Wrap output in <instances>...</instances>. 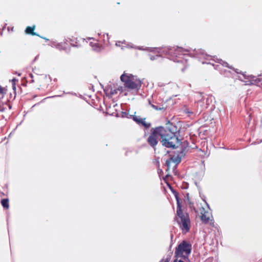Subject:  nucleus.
I'll use <instances>...</instances> for the list:
<instances>
[{
    "mask_svg": "<svg viewBox=\"0 0 262 262\" xmlns=\"http://www.w3.org/2000/svg\"><path fill=\"white\" fill-rule=\"evenodd\" d=\"M167 51L165 49L163 52H166L168 54L173 55L176 56L178 55H185L186 52H190L188 49H184L181 47H173L172 48H167Z\"/></svg>",
    "mask_w": 262,
    "mask_h": 262,
    "instance_id": "nucleus-6",
    "label": "nucleus"
},
{
    "mask_svg": "<svg viewBox=\"0 0 262 262\" xmlns=\"http://www.w3.org/2000/svg\"><path fill=\"white\" fill-rule=\"evenodd\" d=\"M120 43H121V42L120 41H118L116 43V45L117 46H120Z\"/></svg>",
    "mask_w": 262,
    "mask_h": 262,
    "instance_id": "nucleus-20",
    "label": "nucleus"
},
{
    "mask_svg": "<svg viewBox=\"0 0 262 262\" xmlns=\"http://www.w3.org/2000/svg\"><path fill=\"white\" fill-rule=\"evenodd\" d=\"M35 29V26H33L32 27H28L26 29L25 32L27 34H31L33 35H36L35 33L33 32L34 30Z\"/></svg>",
    "mask_w": 262,
    "mask_h": 262,
    "instance_id": "nucleus-12",
    "label": "nucleus"
},
{
    "mask_svg": "<svg viewBox=\"0 0 262 262\" xmlns=\"http://www.w3.org/2000/svg\"><path fill=\"white\" fill-rule=\"evenodd\" d=\"M235 72L237 73H239L238 71V70L237 69H236V70H234Z\"/></svg>",
    "mask_w": 262,
    "mask_h": 262,
    "instance_id": "nucleus-24",
    "label": "nucleus"
},
{
    "mask_svg": "<svg viewBox=\"0 0 262 262\" xmlns=\"http://www.w3.org/2000/svg\"><path fill=\"white\" fill-rule=\"evenodd\" d=\"M200 212L201 214V219L202 222L205 224H211L212 217L210 215V213L208 210H206L203 207L201 208Z\"/></svg>",
    "mask_w": 262,
    "mask_h": 262,
    "instance_id": "nucleus-8",
    "label": "nucleus"
},
{
    "mask_svg": "<svg viewBox=\"0 0 262 262\" xmlns=\"http://www.w3.org/2000/svg\"><path fill=\"white\" fill-rule=\"evenodd\" d=\"M148 103H149V104L151 105V106L154 109H155V110H162V109H163V108H162V107H158V106H156V105H154V104H151V101H150V100H148Z\"/></svg>",
    "mask_w": 262,
    "mask_h": 262,
    "instance_id": "nucleus-15",
    "label": "nucleus"
},
{
    "mask_svg": "<svg viewBox=\"0 0 262 262\" xmlns=\"http://www.w3.org/2000/svg\"><path fill=\"white\" fill-rule=\"evenodd\" d=\"M159 57L158 55H157L156 56H150V58L151 60H154L156 59L157 57Z\"/></svg>",
    "mask_w": 262,
    "mask_h": 262,
    "instance_id": "nucleus-19",
    "label": "nucleus"
},
{
    "mask_svg": "<svg viewBox=\"0 0 262 262\" xmlns=\"http://www.w3.org/2000/svg\"><path fill=\"white\" fill-rule=\"evenodd\" d=\"M5 93V89L0 85V94L3 95Z\"/></svg>",
    "mask_w": 262,
    "mask_h": 262,
    "instance_id": "nucleus-17",
    "label": "nucleus"
},
{
    "mask_svg": "<svg viewBox=\"0 0 262 262\" xmlns=\"http://www.w3.org/2000/svg\"><path fill=\"white\" fill-rule=\"evenodd\" d=\"M160 134L157 131V127H156L151 133V134L149 136L147 139V142L148 144L155 148V146L157 144L158 142V139L160 138Z\"/></svg>",
    "mask_w": 262,
    "mask_h": 262,
    "instance_id": "nucleus-7",
    "label": "nucleus"
},
{
    "mask_svg": "<svg viewBox=\"0 0 262 262\" xmlns=\"http://www.w3.org/2000/svg\"><path fill=\"white\" fill-rule=\"evenodd\" d=\"M16 80L15 78H14V79H12V82H13V85H14V84H15V81Z\"/></svg>",
    "mask_w": 262,
    "mask_h": 262,
    "instance_id": "nucleus-23",
    "label": "nucleus"
},
{
    "mask_svg": "<svg viewBox=\"0 0 262 262\" xmlns=\"http://www.w3.org/2000/svg\"><path fill=\"white\" fill-rule=\"evenodd\" d=\"M172 192L173 194H174L176 199L177 200V208H181V205L180 203V200L179 197V193L177 192L176 190H172Z\"/></svg>",
    "mask_w": 262,
    "mask_h": 262,
    "instance_id": "nucleus-11",
    "label": "nucleus"
},
{
    "mask_svg": "<svg viewBox=\"0 0 262 262\" xmlns=\"http://www.w3.org/2000/svg\"><path fill=\"white\" fill-rule=\"evenodd\" d=\"M70 41L71 42V44L73 46V47H77L78 45L77 44H74L73 43V42L74 41V40L72 39H70Z\"/></svg>",
    "mask_w": 262,
    "mask_h": 262,
    "instance_id": "nucleus-18",
    "label": "nucleus"
},
{
    "mask_svg": "<svg viewBox=\"0 0 262 262\" xmlns=\"http://www.w3.org/2000/svg\"><path fill=\"white\" fill-rule=\"evenodd\" d=\"M194 56L199 58L200 59H205L206 60H209L210 58L215 62L220 63L221 66L225 67H227L229 69H232V67L229 66L228 63L225 61H223L221 59H218L215 57H213V58H212V57L210 56L209 55L207 54L204 50L202 49H198V50H194Z\"/></svg>",
    "mask_w": 262,
    "mask_h": 262,
    "instance_id": "nucleus-5",
    "label": "nucleus"
},
{
    "mask_svg": "<svg viewBox=\"0 0 262 262\" xmlns=\"http://www.w3.org/2000/svg\"><path fill=\"white\" fill-rule=\"evenodd\" d=\"M192 249L191 245L188 242L183 241L176 248L174 257L176 259L173 262H178L179 258H182L185 260H188Z\"/></svg>",
    "mask_w": 262,
    "mask_h": 262,
    "instance_id": "nucleus-2",
    "label": "nucleus"
},
{
    "mask_svg": "<svg viewBox=\"0 0 262 262\" xmlns=\"http://www.w3.org/2000/svg\"><path fill=\"white\" fill-rule=\"evenodd\" d=\"M169 259L168 258H167L166 260H165L163 262H169Z\"/></svg>",
    "mask_w": 262,
    "mask_h": 262,
    "instance_id": "nucleus-22",
    "label": "nucleus"
},
{
    "mask_svg": "<svg viewBox=\"0 0 262 262\" xmlns=\"http://www.w3.org/2000/svg\"><path fill=\"white\" fill-rule=\"evenodd\" d=\"M120 79L125 86L129 89H139L141 87V81L132 74H123Z\"/></svg>",
    "mask_w": 262,
    "mask_h": 262,
    "instance_id": "nucleus-4",
    "label": "nucleus"
},
{
    "mask_svg": "<svg viewBox=\"0 0 262 262\" xmlns=\"http://www.w3.org/2000/svg\"><path fill=\"white\" fill-rule=\"evenodd\" d=\"M95 42H91L90 45L92 47V48H93V50L97 51V52H99L100 51V47L98 43L97 42V40H95Z\"/></svg>",
    "mask_w": 262,
    "mask_h": 262,
    "instance_id": "nucleus-10",
    "label": "nucleus"
},
{
    "mask_svg": "<svg viewBox=\"0 0 262 262\" xmlns=\"http://www.w3.org/2000/svg\"><path fill=\"white\" fill-rule=\"evenodd\" d=\"M174 220L180 226L183 233H186L189 231L191 227L189 216L188 213L183 212L182 208H177V213Z\"/></svg>",
    "mask_w": 262,
    "mask_h": 262,
    "instance_id": "nucleus-3",
    "label": "nucleus"
},
{
    "mask_svg": "<svg viewBox=\"0 0 262 262\" xmlns=\"http://www.w3.org/2000/svg\"><path fill=\"white\" fill-rule=\"evenodd\" d=\"M178 262H185V261H183V260H181V259H179V261H178Z\"/></svg>",
    "mask_w": 262,
    "mask_h": 262,
    "instance_id": "nucleus-25",
    "label": "nucleus"
},
{
    "mask_svg": "<svg viewBox=\"0 0 262 262\" xmlns=\"http://www.w3.org/2000/svg\"><path fill=\"white\" fill-rule=\"evenodd\" d=\"M206 62H204V61H202V63L203 64H204ZM206 63H208V62H206ZM209 64H211V63H209ZM211 64L214 67V69H216V70H219L220 71H221V68H220V66L219 65H215L213 63H211Z\"/></svg>",
    "mask_w": 262,
    "mask_h": 262,
    "instance_id": "nucleus-16",
    "label": "nucleus"
},
{
    "mask_svg": "<svg viewBox=\"0 0 262 262\" xmlns=\"http://www.w3.org/2000/svg\"><path fill=\"white\" fill-rule=\"evenodd\" d=\"M1 204L4 208L8 209L9 208V200L8 199L2 200Z\"/></svg>",
    "mask_w": 262,
    "mask_h": 262,
    "instance_id": "nucleus-13",
    "label": "nucleus"
},
{
    "mask_svg": "<svg viewBox=\"0 0 262 262\" xmlns=\"http://www.w3.org/2000/svg\"><path fill=\"white\" fill-rule=\"evenodd\" d=\"M181 161V159L179 156H173L171 157L169 160H167L166 161V165L168 167V168H169L171 162L176 163V164H178L180 163Z\"/></svg>",
    "mask_w": 262,
    "mask_h": 262,
    "instance_id": "nucleus-9",
    "label": "nucleus"
},
{
    "mask_svg": "<svg viewBox=\"0 0 262 262\" xmlns=\"http://www.w3.org/2000/svg\"><path fill=\"white\" fill-rule=\"evenodd\" d=\"M157 131L160 134V141L163 146L174 148L180 144V140L170 129L159 126L157 127Z\"/></svg>",
    "mask_w": 262,
    "mask_h": 262,
    "instance_id": "nucleus-1",
    "label": "nucleus"
},
{
    "mask_svg": "<svg viewBox=\"0 0 262 262\" xmlns=\"http://www.w3.org/2000/svg\"><path fill=\"white\" fill-rule=\"evenodd\" d=\"M136 121H137V122H138L140 123H141L143 125H144L146 127H148L150 126L149 124L146 123L144 119H141L140 120H136Z\"/></svg>",
    "mask_w": 262,
    "mask_h": 262,
    "instance_id": "nucleus-14",
    "label": "nucleus"
},
{
    "mask_svg": "<svg viewBox=\"0 0 262 262\" xmlns=\"http://www.w3.org/2000/svg\"><path fill=\"white\" fill-rule=\"evenodd\" d=\"M89 39H93V40H95L93 38H89Z\"/></svg>",
    "mask_w": 262,
    "mask_h": 262,
    "instance_id": "nucleus-26",
    "label": "nucleus"
},
{
    "mask_svg": "<svg viewBox=\"0 0 262 262\" xmlns=\"http://www.w3.org/2000/svg\"><path fill=\"white\" fill-rule=\"evenodd\" d=\"M155 50H156L157 52L160 53L161 52L159 50H161L160 49H155Z\"/></svg>",
    "mask_w": 262,
    "mask_h": 262,
    "instance_id": "nucleus-21",
    "label": "nucleus"
}]
</instances>
